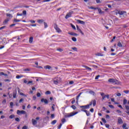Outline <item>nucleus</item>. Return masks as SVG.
I'll return each mask as SVG.
<instances>
[{
	"label": "nucleus",
	"instance_id": "ea45409f",
	"mask_svg": "<svg viewBox=\"0 0 129 129\" xmlns=\"http://www.w3.org/2000/svg\"><path fill=\"white\" fill-rule=\"evenodd\" d=\"M125 108L126 109V110H129V106L128 105H125Z\"/></svg>",
	"mask_w": 129,
	"mask_h": 129
},
{
	"label": "nucleus",
	"instance_id": "9d476101",
	"mask_svg": "<svg viewBox=\"0 0 129 129\" xmlns=\"http://www.w3.org/2000/svg\"><path fill=\"white\" fill-rule=\"evenodd\" d=\"M31 121L32 122L33 125H36V124L37 123V120L34 119H32Z\"/></svg>",
	"mask_w": 129,
	"mask_h": 129
},
{
	"label": "nucleus",
	"instance_id": "c03bdc74",
	"mask_svg": "<svg viewBox=\"0 0 129 129\" xmlns=\"http://www.w3.org/2000/svg\"><path fill=\"white\" fill-rule=\"evenodd\" d=\"M23 15H24V16H26V15H27V11H23Z\"/></svg>",
	"mask_w": 129,
	"mask_h": 129
},
{
	"label": "nucleus",
	"instance_id": "a878e982",
	"mask_svg": "<svg viewBox=\"0 0 129 129\" xmlns=\"http://www.w3.org/2000/svg\"><path fill=\"white\" fill-rule=\"evenodd\" d=\"M72 40L73 42H76L77 41V39L76 37H72Z\"/></svg>",
	"mask_w": 129,
	"mask_h": 129
},
{
	"label": "nucleus",
	"instance_id": "37998d69",
	"mask_svg": "<svg viewBox=\"0 0 129 129\" xmlns=\"http://www.w3.org/2000/svg\"><path fill=\"white\" fill-rule=\"evenodd\" d=\"M108 106L109 107H110V108H112V109L114 108V107L112 105H108Z\"/></svg>",
	"mask_w": 129,
	"mask_h": 129
},
{
	"label": "nucleus",
	"instance_id": "c85d7f7f",
	"mask_svg": "<svg viewBox=\"0 0 129 129\" xmlns=\"http://www.w3.org/2000/svg\"><path fill=\"white\" fill-rule=\"evenodd\" d=\"M11 108H13V106H14V102H11L10 103Z\"/></svg>",
	"mask_w": 129,
	"mask_h": 129
},
{
	"label": "nucleus",
	"instance_id": "de8ad7c7",
	"mask_svg": "<svg viewBox=\"0 0 129 129\" xmlns=\"http://www.w3.org/2000/svg\"><path fill=\"white\" fill-rule=\"evenodd\" d=\"M45 94H51V92L49 91H47L45 92Z\"/></svg>",
	"mask_w": 129,
	"mask_h": 129
},
{
	"label": "nucleus",
	"instance_id": "72a5a7b5",
	"mask_svg": "<svg viewBox=\"0 0 129 129\" xmlns=\"http://www.w3.org/2000/svg\"><path fill=\"white\" fill-rule=\"evenodd\" d=\"M44 28L46 29V28H48V24L46 22H44Z\"/></svg>",
	"mask_w": 129,
	"mask_h": 129
},
{
	"label": "nucleus",
	"instance_id": "3c124183",
	"mask_svg": "<svg viewBox=\"0 0 129 129\" xmlns=\"http://www.w3.org/2000/svg\"><path fill=\"white\" fill-rule=\"evenodd\" d=\"M30 22H31L32 24H35V23H36L35 20H30Z\"/></svg>",
	"mask_w": 129,
	"mask_h": 129
},
{
	"label": "nucleus",
	"instance_id": "69168bd1",
	"mask_svg": "<svg viewBox=\"0 0 129 129\" xmlns=\"http://www.w3.org/2000/svg\"><path fill=\"white\" fill-rule=\"evenodd\" d=\"M22 101H24V99L22 98L19 100V103H21Z\"/></svg>",
	"mask_w": 129,
	"mask_h": 129
},
{
	"label": "nucleus",
	"instance_id": "c9c22d12",
	"mask_svg": "<svg viewBox=\"0 0 129 129\" xmlns=\"http://www.w3.org/2000/svg\"><path fill=\"white\" fill-rule=\"evenodd\" d=\"M15 115H14V114H12V115H11L10 116H9V118H11V119H12V118H15Z\"/></svg>",
	"mask_w": 129,
	"mask_h": 129
},
{
	"label": "nucleus",
	"instance_id": "864d4df0",
	"mask_svg": "<svg viewBox=\"0 0 129 129\" xmlns=\"http://www.w3.org/2000/svg\"><path fill=\"white\" fill-rule=\"evenodd\" d=\"M89 93H90V94H92L93 95H94V92H93V91H90Z\"/></svg>",
	"mask_w": 129,
	"mask_h": 129
},
{
	"label": "nucleus",
	"instance_id": "0eeeda50",
	"mask_svg": "<svg viewBox=\"0 0 129 129\" xmlns=\"http://www.w3.org/2000/svg\"><path fill=\"white\" fill-rule=\"evenodd\" d=\"M17 114H20V113L21 114H25V113H26V111H24V110L20 111V110H18L17 111Z\"/></svg>",
	"mask_w": 129,
	"mask_h": 129
},
{
	"label": "nucleus",
	"instance_id": "393cba45",
	"mask_svg": "<svg viewBox=\"0 0 129 129\" xmlns=\"http://www.w3.org/2000/svg\"><path fill=\"white\" fill-rule=\"evenodd\" d=\"M84 67L85 68H86V69H87V70H89L90 71H91V68H89V67H87V66H84Z\"/></svg>",
	"mask_w": 129,
	"mask_h": 129
},
{
	"label": "nucleus",
	"instance_id": "412c9836",
	"mask_svg": "<svg viewBox=\"0 0 129 129\" xmlns=\"http://www.w3.org/2000/svg\"><path fill=\"white\" fill-rule=\"evenodd\" d=\"M126 103H127V100H126V99H124L123 101V105H125V104H126Z\"/></svg>",
	"mask_w": 129,
	"mask_h": 129
},
{
	"label": "nucleus",
	"instance_id": "b1692460",
	"mask_svg": "<svg viewBox=\"0 0 129 129\" xmlns=\"http://www.w3.org/2000/svg\"><path fill=\"white\" fill-rule=\"evenodd\" d=\"M53 83H54V84H55L56 85H57V84H58V83H59V81H58V80H54V81H53Z\"/></svg>",
	"mask_w": 129,
	"mask_h": 129
},
{
	"label": "nucleus",
	"instance_id": "e433bc0d",
	"mask_svg": "<svg viewBox=\"0 0 129 129\" xmlns=\"http://www.w3.org/2000/svg\"><path fill=\"white\" fill-rule=\"evenodd\" d=\"M71 107L72 108H73V109H74V110L76 109V106L75 105H72V106H71Z\"/></svg>",
	"mask_w": 129,
	"mask_h": 129
},
{
	"label": "nucleus",
	"instance_id": "680f3d73",
	"mask_svg": "<svg viewBox=\"0 0 129 129\" xmlns=\"http://www.w3.org/2000/svg\"><path fill=\"white\" fill-rule=\"evenodd\" d=\"M33 100H36V99H37V97H36V96H33Z\"/></svg>",
	"mask_w": 129,
	"mask_h": 129
},
{
	"label": "nucleus",
	"instance_id": "dca6fc26",
	"mask_svg": "<svg viewBox=\"0 0 129 129\" xmlns=\"http://www.w3.org/2000/svg\"><path fill=\"white\" fill-rule=\"evenodd\" d=\"M9 18L6 19L3 22L4 25H7L9 23Z\"/></svg>",
	"mask_w": 129,
	"mask_h": 129
},
{
	"label": "nucleus",
	"instance_id": "a18cd8bd",
	"mask_svg": "<svg viewBox=\"0 0 129 129\" xmlns=\"http://www.w3.org/2000/svg\"><path fill=\"white\" fill-rule=\"evenodd\" d=\"M87 116H89V115H90V112H89V111H88L86 113Z\"/></svg>",
	"mask_w": 129,
	"mask_h": 129
},
{
	"label": "nucleus",
	"instance_id": "423d86ee",
	"mask_svg": "<svg viewBox=\"0 0 129 129\" xmlns=\"http://www.w3.org/2000/svg\"><path fill=\"white\" fill-rule=\"evenodd\" d=\"M80 107L82 108L81 110L89 109V108H90L89 105H88L80 106Z\"/></svg>",
	"mask_w": 129,
	"mask_h": 129
},
{
	"label": "nucleus",
	"instance_id": "cd10ccee",
	"mask_svg": "<svg viewBox=\"0 0 129 129\" xmlns=\"http://www.w3.org/2000/svg\"><path fill=\"white\" fill-rule=\"evenodd\" d=\"M122 128H126V123H124L122 126Z\"/></svg>",
	"mask_w": 129,
	"mask_h": 129
},
{
	"label": "nucleus",
	"instance_id": "a19ab883",
	"mask_svg": "<svg viewBox=\"0 0 129 129\" xmlns=\"http://www.w3.org/2000/svg\"><path fill=\"white\" fill-rule=\"evenodd\" d=\"M97 56H103V54L102 53H98L97 54Z\"/></svg>",
	"mask_w": 129,
	"mask_h": 129
},
{
	"label": "nucleus",
	"instance_id": "bb28decb",
	"mask_svg": "<svg viewBox=\"0 0 129 129\" xmlns=\"http://www.w3.org/2000/svg\"><path fill=\"white\" fill-rule=\"evenodd\" d=\"M6 15L7 17H9V18H13V15H12V14L7 13Z\"/></svg>",
	"mask_w": 129,
	"mask_h": 129
},
{
	"label": "nucleus",
	"instance_id": "5fc2aeb1",
	"mask_svg": "<svg viewBox=\"0 0 129 129\" xmlns=\"http://www.w3.org/2000/svg\"><path fill=\"white\" fill-rule=\"evenodd\" d=\"M123 92L126 94H127V93H129V91L128 90L123 91Z\"/></svg>",
	"mask_w": 129,
	"mask_h": 129
},
{
	"label": "nucleus",
	"instance_id": "f03ea898",
	"mask_svg": "<svg viewBox=\"0 0 129 129\" xmlns=\"http://www.w3.org/2000/svg\"><path fill=\"white\" fill-rule=\"evenodd\" d=\"M78 113V112H71L69 114L64 115V117H71V116H74V115H75V114H77Z\"/></svg>",
	"mask_w": 129,
	"mask_h": 129
},
{
	"label": "nucleus",
	"instance_id": "2f4dec72",
	"mask_svg": "<svg viewBox=\"0 0 129 129\" xmlns=\"http://www.w3.org/2000/svg\"><path fill=\"white\" fill-rule=\"evenodd\" d=\"M56 122H57V120H54L51 122V124H55V123H56Z\"/></svg>",
	"mask_w": 129,
	"mask_h": 129
},
{
	"label": "nucleus",
	"instance_id": "f3484780",
	"mask_svg": "<svg viewBox=\"0 0 129 129\" xmlns=\"http://www.w3.org/2000/svg\"><path fill=\"white\" fill-rule=\"evenodd\" d=\"M81 94H82V93H80L79 95L77 96V103L78 102V100L79 99V97H80V95H81Z\"/></svg>",
	"mask_w": 129,
	"mask_h": 129
},
{
	"label": "nucleus",
	"instance_id": "20e7f679",
	"mask_svg": "<svg viewBox=\"0 0 129 129\" xmlns=\"http://www.w3.org/2000/svg\"><path fill=\"white\" fill-rule=\"evenodd\" d=\"M73 13H74V12L71 11V12L67 13L65 17V19L67 20L69 18H71L72 15H73Z\"/></svg>",
	"mask_w": 129,
	"mask_h": 129
},
{
	"label": "nucleus",
	"instance_id": "052dcab7",
	"mask_svg": "<svg viewBox=\"0 0 129 129\" xmlns=\"http://www.w3.org/2000/svg\"><path fill=\"white\" fill-rule=\"evenodd\" d=\"M61 126H62V123H60V124L58 125V129L61 128Z\"/></svg>",
	"mask_w": 129,
	"mask_h": 129
},
{
	"label": "nucleus",
	"instance_id": "39448f33",
	"mask_svg": "<svg viewBox=\"0 0 129 129\" xmlns=\"http://www.w3.org/2000/svg\"><path fill=\"white\" fill-rule=\"evenodd\" d=\"M41 102H44V104L47 105L49 103V100H47V99L42 98L41 99Z\"/></svg>",
	"mask_w": 129,
	"mask_h": 129
},
{
	"label": "nucleus",
	"instance_id": "7ed1b4c3",
	"mask_svg": "<svg viewBox=\"0 0 129 129\" xmlns=\"http://www.w3.org/2000/svg\"><path fill=\"white\" fill-rule=\"evenodd\" d=\"M108 82H111L112 83H115V84H119V81H118L117 80H115L114 79H109Z\"/></svg>",
	"mask_w": 129,
	"mask_h": 129
},
{
	"label": "nucleus",
	"instance_id": "9b49d317",
	"mask_svg": "<svg viewBox=\"0 0 129 129\" xmlns=\"http://www.w3.org/2000/svg\"><path fill=\"white\" fill-rule=\"evenodd\" d=\"M69 35H71L72 36H74L75 37H77L78 34L77 33H74L73 32H68Z\"/></svg>",
	"mask_w": 129,
	"mask_h": 129
},
{
	"label": "nucleus",
	"instance_id": "bf43d9fd",
	"mask_svg": "<svg viewBox=\"0 0 129 129\" xmlns=\"http://www.w3.org/2000/svg\"><path fill=\"white\" fill-rule=\"evenodd\" d=\"M57 51H59V52H62L63 51V49L61 48H58Z\"/></svg>",
	"mask_w": 129,
	"mask_h": 129
},
{
	"label": "nucleus",
	"instance_id": "774afa93",
	"mask_svg": "<svg viewBox=\"0 0 129 129\" xmlns=\"http://www.w3.org/2000/svg\"><path fill=\"white\" fill-rule=\"evenodd\" d=\"M30 83H33V81H29L27 83V84H30Z\"/></svg>",
	"mask_w": 129,
	"mask_h": 129
},
{
	"label": "nucleus",
	"instance_id": "6e6d98bb",
	"mask_svg": "<svg viewBox=\"0 0 129 129\" xmlns=\"http://www.w3.org/2000/svg\"><path fill=\"white\" fill-rule=\"evenodd\" d=\"M15 120L16 121H20V118H19L18 117H17L15 118Z\"/></svg>",
	"mask_w": 129,
	"mask_h": 129
},
{
	"label": "nucleus",
	"instance_id": "2eb2a0df",
	"mask_svg": "<svg viewBox=\"0 0 129 129\" xmlns=\"http://www.w3.org/2000/svg\"><path fill=\"white\" fill-rule=\"evenodd\" d=\"M17 97V90L13 92V98H16Z\"/></svg>",
	"mask_w": 129,
	"mask_h": 129
},
{
	"label": "nucleus",
	"instance_id": "473e14b6",
	"mask_svg": "<svg viewBox=\"0 0 129 129\" xmlns=\"http://www.w3.org/2000/svg\"><path fill=\"white\" fill-rule=\"evenodd\" d=\"M90 9H91V10H98V8H95L93 7H90Z\"/></svg>",
	"mask_w": 129,
	"mask_h": 129
},
{
	"label": "nucleus",
	"instance_id": "49530a36",
	"mask_svg": "<svg viewBox=\"0 0 129 129\" xmlns=\"http://www.w3.org/2000/svg\"><path fill=\"white\" fill-rule=\"evenodd\" d=\"M99 77H100V75H99L97 76L95 78V80H97V79H98V78H99Z\"/></svg>",
	"mask_w": 129,
	"mask_h": 129
},
{
	"label": "nucleus",
	"instance_id": "13d9d810",
	"mask_svg": "<svg viewBox=\"0 0 129 129\" xmlns=\"http://www.w3.org/2000/svg\"><path fill=\"white\" fill-rule=\"evenodd\" d=\"M116 112H117L118 113H121V111L119 110H116Z\"/></svg>",
	"mask_w": 129,
	"mask_h": 129
},
{
	"label": "nucleus",
	"instance_id": "4468645a",
	"mask_svg": "<svg viewBox=\"0 0 129 129\" xmlns=\"http://www.w3.org/2000/svg\"><path fill=\"white\" fill-rule=\"evenodd\" d=\"M44 69H48L49 70H50V69H52V67L49 66V65H47V66H44Z\"/></svg>",
	"mask_w": 129,
	"mask_h": 129
},
{
	"label": "nucleus",
	"instance_id": "6e6552de",
	"mask_svg": "<svg viewBox=\"0 0 129 129\" xmlns=\"http://www.w3.org/2000/svg\"><path fill=\"white\" fill-rule=\"evenodd\" d=\"M54 29L56 30L57 33H61L62 32L61 29H60L57 25H56V26L54 27Z\"/></svg>",
	"mask_w": 129,
	"mask_h": 129
},
{
	"label": "nucleus",
	"instance_id": "79ce46f5",
	"mask_svg": "<svg viewBox=\"0 0 129 129\" xmlns=\"http://www.w3.org/2000/svg\"><path fill=\"white\" fill-rule=\"evenodd\" d=\"M6 103H7V100H6V99H4V100L2 101L3 104H6Z\"/></svg>",
	"mask_w": 129,
	"mask_h": 129
},
{
	"label": "nucleus",
	"instance_id": "c756f323",
	"mask_svg": "<svg viewBox=\"0 0 129 129\" xmlns=\"http://www.w3.org/2000/svg\"><path fill=\"white\" fill-rule=\"evenodd\" d=\"M117 46L121 48V47H122V44H121V43L119 42L118 43Z\"/></svg>",
	"mask_w": 129,
	"mask_h": 129
},
{
	"label": "nucleus",
	"instance_id": "09e8293b",
	"mask_svg": "<svg viewBox=\"0 0 129 129\" xmlns=\"http://www.w3.org/2000/svg\"><path fill=\"white\" fill-rule=\"evenodd\" d=\"M71 25H72V28H73L74 30H76V27H75V26L73 25V24H71Z\"/></svg>",
	"mask_w": 129,
	"mask_h": 129
},
{
	"label": "nucleus",
	"instance_id": "ddd939ff",
	"mask_svg": "<svg viewBox=\"0 0 129 129\" xmlns=\"http://www.w3.org/2000/svg\"><path fill=\"white\" fill-rule=\"evenodd\" d=\"M77 22L79 23V24H81V25H85V22L83 21H81L80 20H77Z\"/></svg>",
	"mask_w": 129,
	"mask_h": 129
},
{
	"label": "nucleus",
	"instance_id": "e2e57ef3",
	"mask_svg": "<svg viewBox=\"0 0 129 129\" xmlns=\"http://www.w3.org/2000/svg\"><path fill=\"white\" fill-rule=\"evenodd\" d=\"M90 111H91V112H93V111H94V109L92 108L91 109H90Z\"/></svg>",
	"mask_w": 129,
	"mask_h": 129
},
{
	"label": "nucleus",
	"instance_id": "0e129e2a",
	"mask_svg": "<svg viewBox=\"0 0 129 129\" xmlns=\"http://www.w3.org/2000/svg\"><path fill=\"white\" fill-rule=\"evenodd\" d=\"M22 129H28V126H24L22 127Z\"/></svg>",
	"mask_w": 129,
	"mask_h": 129
},
{
	"label": "nucleus",
	"instance_id": "7c9ffc66",
	"mask_svg": "<svg viewBox=\"0 0 129 129\" xmlns=\"http://www.w3.org/2000/svg\"><path fill=\"white\" fill-rule=\"evenodd\" d=\"M72 50L77 52V48L76 47H72Z\"/></svg>",
	"mask_w": 129,
	"mask_h": 129
},
{
	"label": "nucleus",
	"instance_id": "aec40b11",
	"mask_svg": "<svg viewBox=\"0 0 129 129\" xmlns=\"http://www.w3.org/2000/svg\"><path fill=\"white\" fill-rule=\"evenodd\" d=\"M33 37H30L29 40L30 44H32V43H33Z\"/></svg>",
	"mask_w": 129,
	"mask_h": 129
},
{
	"label": "nucleus",
	"instance_id": "f257e3e1",
	"mask_svg": "<svg viewBox=\"0 0 129 129\" xmlns=\"http://www.w3.org/2000/svg\"><path fill=\"white\" fill-rule=\"evenodd\" d=\"M118 14L120 15V18H126V12L119 11Z\"/></svg>",
	"mask_w": 129,
	"mask_h": 129
},
{
	"label": "nucleus",
	"instance_id": "1a4fd4ad",
	"mask_svg": "<svg viewBox=\"0 0 129 129\" xmlns=\"http://www.w3.org/2000/svg\"><path fill=\"white\" fill-rule=\"evenodd\" d=\"M118 123H119V124H121V123H123V121H122V119H121V118H120V117H119L118 118Z\"/></svg>",
	"mask_w": 129,
	"mask_h": 129
},
{
	"label": "nucleus",
	"instance_id": "5701e85b",
	"mask_svg": "<svg viewBox=\"0 0 129 129\" xmlns=\"http://www.w3.org/2000/svg\"><path fill=\"white\" fill-rule=\"evenodd\" d=\"M37 22L39 23V24H41V23H44V20L43 19L38 20L37 21Z\"/></svg>",
	"mask_w": 129,
	"mask_h": 129
},
{
	"label": "nucleus",
	"instance_id": "338daca9",
	"mask_svg": "<svg viewBox=\"0 0 129 129\" xmlns=\"http://www.w3.org/2000/svg\"><path fill=\"white\" fill-rule=\"evenodd\" d=\"M101 96L102 97H103V96H105V95L104 93H101Z\"/></svg>",
	"mask_w": 129,
	"mask_h": 129
},
{
	"label": "nucleus",
	"instance_id": "8fccbe9b",
	"mask_svg": "<svg viewBox=\"0 0 129 129\" xmlns=\"http://www.w3.org/2000/svg\"><path fill=\"white\" fill-rule=\"evenodd\" d=\"M23 71H25V72L30 71V69H25L23 70Z\"/></svg>",
	"mask_w": 129,
	"mask_h": 129
},
{
	"label": "nucleus",
	"instance_id": "4c0bfd02",
	"mask_svg": "<svg viewBox=\"0 0 129 129\" xmlns=\"http://www.w3.org/2000/svg\"><path fill=\"white\" fill-rule=\"evenodd\" d=\"M102 120L104 122V123H106V120H105L104 118H102Z\"/></svg>",
	"mask_w": 129,
	"mask_h": 129
},
{
	"label": "nucleus",
	"instance_id": "603ef678",
	"mask_svg": "<svg viewBox=\"0 0 129 129\" xmlns=\"http://www.w3.org/2000/svg\"><path fill=\"white\" fill-rule=\"evenodd\" d=\"M37 97H40V96H41V93H37Z\"/></svg>",
	"mask_w": 129,
	"mask_h": 129
},
{
	"label": "nucleus",
	"instance_id": "4d7b16f0",
	"mask_svg": "<svg viewBox=\"0 0 129 129\" xmlns=\"http://www.w3.org/2000/svg\"><path fill=\"white\" fill-rule=\"evenodd\" d=\"M116 95L117 96H118V97L121 96V94H120V93H118L116 94Z\"/></svg>",
	"mask_w": 129,
	"mask_h": 129
},
{
	"label": "nucleus",
	"instance_id": "a211bd4d",
	"mask_svg": "<svg viewBox=\"0 0 129 129\" xmlns=\"http://www.w3.org/2000/svg\"><path fill=\"white\" fill-rule=\"evenodd\" d=\"M92 103L93 104V106H95V105H96V100H92Z\"/></svg>",
	"mask_w": 129,
	"mask_h": 129
},
{
	"label": "nucleus",
	"instance_id": "58836bf2",
	"mask_svg": "<svg viewBox=\"0 0 129 129\" xmlns=\"http://www.w3.org/2000/svg\"><path fill=\"white\" fill-rule=\"evenodd\" d=\"M61 122H62V123H64V122H66V119L65 118H62L61 119Z\"/></svg>",
	"mask_w": 129,
	"mask_h": 129
},
{
	"label": "nucleus",
	"instance_id": "4be33fe9",
	"mask_svg": "<svg viewBox=\"0 0 129 129\" xmlns=\"http://www.w3.org/2000/svg\"><path fill=\"white\" fill-rule=\"evenodd\" d=\"M98 11L99 14H104V12L102 11L100 8H98Z\"/></svg>",
	"mask_w": 129,
	"mask_h": 129
},
{
	"label": "nucleus",
	"instance_id": "f704fd0d",
	"mask_svg": "<svg viewBox=\"0 0 129 129\" xmlns=\"http://www.w3.org/2000/svg\"><path fill=\"white\" fill-rule=\"evenodd\" d=\"M14 22H15V23H18V22H21V20H18V19H14Z\"/></svg>",
	"mask_w": 129,
	"mask_h": 129
},
{
	"label": "nucleus",
	"instance_id": "6ab92c4d",
	"mask_svg": "<svg viewBox=\"0 0 129 129\" xmlns=\"http://www.w3.org/2000/svg\"><path fill=\"white\" fill-rule=\"evenodd\" d=\"M22 77H24V76H23V75H17V76H16L17 79H20V78H22Z\"/></svg>",
	"mask_w": 129,
	"mask_h": 129
},
{
	"label": "nucleus",
	"instance_id": "f8f14e48",
	"mask_svg": "<svg viewBox=\"0 0 129 129\" xmlns=\"http://www.w3.org/2000/svg\"><path fill=\"white\" fill-rule=\"evenodd\" d=\"M77 31H79L82 35H84V33L82 32V31H81V29L79 28V27H78V26H77Z\"/></svg>",
	"mask_w": 129,
	"mask_h": 129
}]
</instances>
